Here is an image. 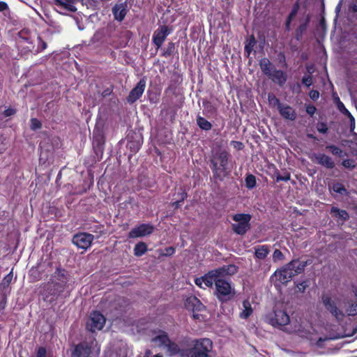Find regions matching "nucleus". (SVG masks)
<instances>
[{
    "instance_id": "f257e3e1",
    "label": "nucleus",
    "mask_w": 357,
    "mask_h": 357,
    "mask_svg": "<svg viewBox=\"0 0 357 357\" xmlns=\"http://www.w3.org/2000/svg\"><path fill=\"white\" fill-rule=\"evenodd\" d=\"M218 271H209L204 275L195 279V283L199 288H213L215 285L213 295L221 303H226L233 298L235 289L231 282L219 275Z\"/></svg>"
},
{
    "instance_id": "f03ea898",
    "label": "nucleus",
    "mask_w": 357,
    "mask_h": 357,
    "mask_svg": "<svg viewBox=\"0 0 357 357\" xmlns=\"http://www.w3.org/2000/svg\"><path fill=\"white\" fill-rule=\"evenodd\" d=\"M70 281V276L67 271L61 267H57L50 281L44 286L42 294L44 300L50 303L58 300L68 288Z\"/></svg>"
},
{
    "instance_id": "7ed1b4c3",
    "label": "nucleus",
    "mask_w": 357,
    "mask_h": 357,
    "mask_svg": "<svg viewBox=\"0 0 357 357\" xmlns=\"http://www.w3.org/2000/svg\"><path fill=\"white\" fill-rule=\"evenodd\" d=\"M229 153L226 150L217 151L211 159V168L215 178L222 181L230 172L228 167Z\"/></svg>"
},
{
    "instance_id": "20e7f679",
    "label": "nucleus",
    "mask_w": 357,
    "mask_h": 357,
    "mask_svg": "<svg viewBox=\"0 0 357 357\" xmlns=\"http://www.w3.org/2000/svg\"><path fill=\"white\" fill-rule=\"evenodd\" d=\"M192 348L186 351L187 357H210L209 354L213 349V342L209 338L195 340Z\"/></svg>"
},
{
    "instance_id": "39448f33",
    "label": "nucleus",
    "mask_w": 357,
    "mask_h": 357,
    "mask_svg": "<svg viewBox=\"0 0 357 357\" xmlns=\"http://www.w3.org/2000/svg\"><path fill=\"white\" fill-rule=\"evenodd\" d=\"M252 215L249 213H236L233 215L232 220L237 222L231 225L232 231L238 235H245L250 229Z\"/></svg>"
},
{
    "instance_id": "423d86ee",
    "label": "nucleus",
    "mask_w": 357,
    "mask_h": 357,
    "mask_svg": "<svg viewBox=\"0 0 357 357\" xmlns=\"http://www.w3.org/2000/svg\"><path fill=\"white\" fill-rule=\"evenodd\" d=\"M185 308L192 312L194 319L204 321L205 316L202 312L206 311L205 305L195 296H189L185 301Z\"/></svg>"
},
{
    "instance_id": "0eeeda50",
    "label": "nucleus",
    "mask_w": 357,
    "mask_h": 357,
    "mask_svg": "<svg viewBox=\"0 0 357 357\" xmlns=\"http://www.w3.org/2000/svg\"><path fill=\"white\" fill-rule=\"evenodd\" d=\"M106 318L99 311L94 310L90 313L86 324V328L91 333L100 331L105 325Z\"/></svg>"
},
{
    "instance_id": "6e6552de",
    "label": "nucleus",
    "mask_w": 357,
    "mask_h": 357,
    "mask_svg": "<svg viewBox=\"0 0 357 357\" xmlns=\"http://www.w3.org/2000/svg\"><path fill=\"white\" fill-rule=\"evenodd\" d=\"M293 277L291 272L289 271L287 266L285 265L275 271L273 275L271 277V280L274 284V286L278 289L280 288L282 285H287Z\"/></svg>"
},
{
    "instance_id": "1a4fd4ad",
    "label": "nucleus",
    "mask_w": 357,
    "mask_h": 357,
    "mask_svg": "<svg viewBox=\"0 0 357 357\" xmlns=\"http://www.w3.org/2000/svg\"><path fill=\"white\" fill-rule=\"evenodd\" d=\"M321 302L327 311H328L338 321L342 320L344 317L343 312L339 309L335 301L327 294L321 295Z\"/></svg>"
},
{
    "instance_id": "9d476101",
    "label": "nucleus",
    "mask_w": 357,
    "mask_h": 357,
    "mask_svg": "<svg viewBox=\"0 0 357 357\" xmlns=\"http://www.w3.org/2000/svg\"><path fill=\"white\" fill-rule=\"evenodd\" d=\"M268 100H273L274 105L277 106L280 114L285 119L294 121L296 119V112L291 106L283 105L280 100L274 95L268 96Z\"/></svg>"
},
{
    "instance_id": "9b49d317",
    "label": "nucleus",
    "mask_w": 357,
    "mask_h": 357,
    "mask_svg": "<svg viewBox=\"0 0 357 357\" xmlns=\"http://www.w3.org/2000/svg\"><path fill=\"white\" fill-rule=\"evenodd\" d=\"M158 342L167 350L170 356L176 355L180 351L178 346L169 338L165 331H158Z\"/></svg>"
},
{
    "instance_id": "f8f14e48",
    "label": "nucleus",
    "mask_w": 357,
    "mask_h": 357,
    "mask_svg": "<svg viewBox=\"0 0 357 357\" xmlns=\"http://www.w3.org/2000/svg\"><path fill=\"white\" fill-rule=\"evenodd\" d=\"M94 240L93 234L86 232H79L75 234L73 237L72 242L78 248L87 250Z\"/></svg>"
},
{
    "instance_id": "ddd939ff",
    "label": "nucleus",
    "mask_w": 357,
    "mask_h": 357,
    "mask_svg": "<svg viewBox=\"0 0 357 357\" xmlns=\"http://www.w3.org/2000/svg\"><path fill=\"white\" fill-rule=\"evenodd\" d=\"M93 345L86 341L74 344L71 349V357H89L92 353Z\"/></svg>"
},
{
    "instance_id": "4468645a",
    "label": "nucleus",
    "mask_w": 357,
    "mask_h": 357,
    "mask_svg": "<svg viewBox=\"0 0 357 357\" xmlns=\"http://www.w3.org/2000/svg\"><path fill=\"white\" fill-rule=\"evenodd\" d=\"M128 11V0H118L112 8L114 19L118 22H122Z\"/></svg>"
},
{
    "instance_id": "2eb2a0df",
    "label": "nucleus",
    "mask_w": 357,
    "mask_h": 357,
    "mask_svg": "<svg viewBox=\"0 0 357 357\" xmlns=\"http://www.w3.org/2000/svg\"><path fill=\"white\" fill-rule=\"evenodd\" d=\"M289 321V316L285 310L275 309L271 314L269 322L273 326H283L287 325Z\"/></svg>"
},
{
    "instance_id": "dca6fc26",
    "label": "nucleus",
    "mask_w": 357,
    "mask_h": 357,
    "mask_svg": "<svg viewBox=\"0 0 357 357\" xmlns=\"http://www.w3.org/2000/svg\"><path fill=\"white\" fill-rule=\"evenodd\" d=\"M154 228L149 224H141L132 228L128 233L129 238L144 237L153 233Z\"/></svg>"
},
{
    "instance_id": "f3484780",
    "label": "nucleus",
    "mask_w": 357,
    "mask_h": 357,
    "mask_svg": "<svg viewBox=\"0 0 357 357\" xmlns=\"http://www.w3.org/2000/svg\"><path fill=\"white\" fill-rule=\"evenodd\" d=\"M146 86V81L140 79L137 85L130 91L128 97V102L132 104L136 102L142 95Z\"/></svg>"
},
{
    "instance_id": "a211bd4d",
    "label": "nucleus",
    "mask_w": 357,
    "mask_h": 357,
    "mask_svg": "<svg viewBox=\"0 0 357 357\" xmlns=\"http://www.w3.org/2000/svg\"><path fill=\"white\" fill-rule=\"evenodd\" d=\"M26 33L23 31H20L18 34L19 38L17 41V45L22 54H26L31 52L33 49L32 43L29 40L28 36H24Z\"/></svg>"
},
{
    "instance_id": "6ab92c4d",
    "label": "nucleus",
    "mask_w": 357,
    "mask_h": 357,
    "mask_svg": "<svg viewBox=\"0 0 357 357\" xmlns=\"http://www.w3.org/2000/svg\"><path fill=\"white\" fill-rule=\"evenodd\" d=\"M311 158L316 163L326 169H333L335 166L333 159L325 153H314Z\"/></svg>"
},
{
    "instance_id": "aec40b11",
    "label": "nucleus",
    "mask_w": 357,
    "mask_h": 357,
    "mask_svg": "<svg viewBox=\"0 0 357 357\" xmlns=\"http://www.w3.org/2000/svg\"><path fill=\"white\" fill-rule=\"evenodd\" d=\"M287 268L291 272L293 276L303 273L307 266L306 261H301L298 259H293L286 264Z\"/></svg>"
},
{
    "instance_id": "412c9836",
    "label": "nucleus",
    "mask_w": 357,
    "mask_h": 357,
    "mask_svg": "<svg viewBox=\"0 0 357 357\" xmlns=\"http://www.w3.org/2000/svg\"><path fill=\"white\" fill-rule=\"evenodd\" d=\"M142 144V138L140 135L135 134V135H128L126 144L127 149L131 152L135 153L141 148Z\"/></svg>"
},
{
    "instance_id": "4be33fe9",
    "label": "nucleus",
    "mask_w": 357,
    "mask_h": 357,
    "mask_svg": "<svg viewBox=\"0 0 357 357\" xmlns=\"http://www.w3.org/2000/svg\"><path fill=\"white\" fill-rule=\"evenodd\" d=\"M173 30L172 26H160V30L158 31V50L161 47L167 36L172 33Z\"/></svg>"
},
{
    "instance_id": "5701e85b",
    "label": "nucleus",
    "mask_w": 357,
    "mask_h": 357,
    "mask_svg": "<svg viewBox=\"0 0 357 357\" xmlns=\"http://www.w3.org/2000/svg\"><path fill=\"white\" fill-rule=\"evenodd\" d=\"M268 77L274 83L278 84L280 86H282L285 84L287 79V75L284 71L277 69H274V70Z\"/></svg>"
},
{
    "instance_id": "b1692460",
    "label": "nucleus",
    "mask_w": 357,
    "mask_h": 357,
    "mask_svg": "<svg viewBox=\"0 0 357 357\" xmlns=\"http://www.w3.org/2000/svg\"><path fill=\"white\" fill-rule=\"evenodd\" d=\"M259 65L262 73L267 77H269L275 69L273 63L266 57L261 59Z\"/></svg>"
},
{
    "instance_id": "393cba45",
    "label": "nucleus",
    "mask_w": 357,
    "mask_h": 357,
    "mask_svg": "<svg viewBox=\"0 0 357 357\" xmlns=\"http://www.w3.org/2000/svg\"><path fill=\"white\" fill-rule=\"evenodd\" d=\"M212 271H218L220 272L219 275L224 278L227 275H231L236 273L238 272V267L234 264H229L213 269Z\"/></svg>"
},
{
    "instance_id": "a878e982",
    "label": "nucleus",
    "mask_w": 357,
    "mask_h": 357,
    "mask_svg": "<svg viewBox=\"0 0 357 357\" xmlns=\"http://www.w3.org/2000/svg\"><path fill=\"white\" fill-rule=\"evenodd\" d=\"M77 0H53V3L55 6L63 8L67 10L75 12L76 10V8L73 6V4Z\"/></svg>"
},
{
    "instance_id": "bb28decb",
    "label": "nucleus",
    "mask_w": 357,
    "mask_h": 357,
    "mask_svg": "<svg viewBox=\"0 0 357 357\" xmlns=\"http://www.w3.org/2000/svg\"><path fill=\"white\" fill-rule=\"evenodd\" d=\"M255 257L258 259H264L269 254V248L267 245H257L254 248Z\"/></svg>"
},
{
    "instance_id": "cd10ccee",
    "label": "nucleus",
    "mask_w": 357,
    "mask_h": 357,
    "mask_svg": "<svg viewBox=\"0 0 357 357\" xmlns=\"http://www.w3.org/2000/svg\"><path fill=\"white\" fill-rule=\"evenodd\" d=\"M105 143V135L102 129L95 127L93 131V144H103Z\"/></svg>"
},
{
    "instance_id": "c85d7f7f",
    "label": "nucleus",
    "mask_w": 357,
    "mask_h": 357,
    "mask_svg": "<svg viewBox=\"0 0 357 357\" xmlns=\"http://www.w3.org/2000/svg\"><path fill=\"white\" fill-rule=\"evenodd\" d=\"M162 51L161 56L165 58H168L175 54H178L175 43L173 42H169L167 47L162 49Z\"/></svg>"
},
{
    "instance_id": "c756f323",
    "label": "nucleus",
    "mask_w": 357,
    "mask_h": 357,
    "mask_svg": "<svg viewBox=\"0 0 357 357\" xmlns=\"http://www.w3.org/2000/svg\"><path fill=\"white\" fill-rule=\"evenodd\" d=\"M243 311L240 313V317L242 319H248L253 312L251 303L248 300H245L243 301Z\"/></svg>"
},
{
    "instance_id": "7c9ffc66",
    "label": "nucleus",
    "mask_w": 357,
    "mask_h": 357,
    "mask_svg": "<svg viewBox=\"0 0 357 357\" xmlns=\"http://www.w3.org/2000/svg\"><path fill=\"white\" fill-rule=\"evenodd\" d=\"M204 114L206 115H215L217 113L215 106L208 100H203Z\"/></svg>"
},
{
    "instance_id": "2f4dec72",
    "label": "nucleus",
    "mask_w": 357,
    "mask_h": 357,
    "mask_svg": "<svg viewBox=\"0 0 357 357\" xmlns=\"http://www.w3.org/2000/svg\"><path fill=\"white\" fill-rule=\"evenodd\" d=\"M257 44V40L255 39V36L251 35L249 38L246 40L244 47V52L247 54V56H249L251 52H252L255 45Z\"/></svg>"
},
{
    "instance_id": "473e14b6",
    "label": "nucleus",
    "mask_w": 357,
    "mask_h": 357,
    "mask_svg": "<svg viewBox=\"0 0 357 357\" xmlns=\"http://www.w3.org/2000/svg\"><path fill=\"white\" fill-rule=\"evenodd\" d=\"M308 24V20L301 23L295 30L294 38L296 40L300 41L303 38V35L306 31Z\"/></svg>"
},
{
    "instance_id": "72a5a7b5",
    "label": "nucleus",
    "mask_w": 357,
    "mask_h": 357,
    "mask_svg": "<svg viewBox=\"0 0 357 357\" xmlns=\"http://www.w3.org/2000/svg\"><path fill=\"white\" fill-rule=\"evenodd\" d=\"M176 190L172 195V199L183 202L188 197L186 190L184 187H180Z\"/></svg>"
},
{
    "instance_id": "f704fd0d",
    "label": "nucleus",
    "mask_w": 357,
    "mask_h": 357,
    "mask_svg": "<svg viewBox=\"0 0 357 357\" xmlns=\"http://www.w3.org/2000/svg\"><path fill=\"white\" fill-rule=\"evenodd\" d=\"M197 126L203 130H210L212 128V124L205 118L197 116L196 119Z\"/></svg>"
},
{
    "instance_id": "c9c22d12",
    "label": "nucleus",
    "mask_w": 357,
    "mask_h": 357,
    "mask_svg": "<svg viewBox=\"0 0 357 357\" xmlns=\"http://www.w3.org/2000/svg\"><path fill=\"white\" fill-rule=\"evenodd\" d=\"M331 213H334V215L337 218L342 219L344 221L348 220L349 219V213L343 209H340L337 207L331 208Z\"/></svg>"
},
{
    "instance_id": "e433bc0d",
    "label": "nucleus",
    "mask_w": 357,
    "mask_h": 357,
    "mask_svg": "<svg viewBox=\"0 0 357 357\" xmlns=\"http://www.w3.org/2000/svg\"><path fill=\"white\" fill-rule=\"evenodd\" d=\"M147 251V245L144 242H139L134 248V255L136 257H141Z\"/></svg>"
},
{
    "instance_id": "4c0bfd02",
    "label": "nucleus",
    "mask_w": 357,
    "mask_h": 357,
    "mask_svg": "<svg viewBox=\"0 0 357 357\" xmlns=\"http://www.w3.org/2000/svg\"><path fill=\"white\" fill-rule=\"evenodd\" d=\"M245 186L248 189H253L257 184L256 177L253 174H249L245 178Z\"/></svg>"
},
{
    "instance_id": "58836bf2",
    "label": "nucleus",
    "mask_w": 357,
    "mask_h": 357,
    "mask_svg": "<svg viewBox=\"0 0 357 357\" xmlns=\"http://www.w3.org/2000/svg\"><path fill=\"white\" fill-rule=\"evenodd\" d=\"M104 146L105 144H93V149L98 160L102 159L104 153Z\"/></svg>"
},
{
    "instance_id": "ea45409f",
    "label": "nucleus",
    "mask_w": 357,
    "mask_h": 357,
    "mask_svg": "<svg viewBox=\"0 0 357 357\" xmlns=\"http://www.w3.org/2000/svg\"><path fill=\"white\" fill-rule=\"evenodd\" d=\"M332 189L335 192H337L340 195H344L347 193V190L344 185L339 182L334 183L332 186Z\"/></svg>"
},
{
    "instance_id": "a19ab883",
    "label": "nucleus",
    "mask_w": 357,
    "mask_h": 357,
    "mask_svg": "<svg viewBox=\"0 0 357 357\" xmlns=\"http://www.w3.org/2000/svg\"><path fill=\"white\" fill-rule=\"evenodd\" d=\"M301 2L300 0H296L295 3L293 4L291 10L288 15V17L294 19L296 15L298 14L300 8H301Z\"/></svg>"
},
{
    "instance_id": "79ce46f5",
    "label": "nucleus",
    "mask_w": 357,
    "mask_h": 357,
    "mask_svg": "<svg viewBox=\"0 0 357 357\" xmlns=\"http://www.w3.org/2000/svg\"><path fill=\"white\" fill-rule=\"evenodd\" d=\"M326 149L328 150L334 155L339 157L342 155V150L334 144L326 146Z\"/></svg>"
},
{
    "instance_id": "37998d69",
    "label": "nucleus",
    "mask_w": 357,
    "mask_h": 357,
    "mask_svg": "<svg viewBox=\"0 0 357 357\" xmlns=\"http://www.w3.org/2000/svg\"><path fill=\"white\" fill-rule=\"evenodd\" d=\"M285 257L284 254L278 249H275L273 253V261L276 263L284 260Z\"/></svg>"
},
{
    "instance_id": "c03bdc74",
    "label": "nucleus",
    "mask_w": 357,
    "mask_h": 357,
    "mask_svg": "<svg viewBox=\"0 0 357 357\" xmlns=\"http://www.w3.org/2000/svg\"><path fill=\"white\" fill-rule=\"evenodd\" d=\"M310 282L308 280H305L301 282H298L296 283V287L298 289V291L299 292L303 293L305 292V289L309 287Z\"/></svg>"
},
{
    "instance_id": "a18cd8bd",
    "label": "nucleus",
    "mask_w": 357,
    "mask_h": 357,
    "mask_svg": "<svg viewBox=\"0 0 357 357\" xmlns=\"http://www.w3.org/2000/svg\"><path fill=\"white\" fill-rule=\"evenodd\" d=\"M175 248L172 246H169L167 248H165L164 250H160V256H165V257H169L173 255L175 253Z\"/></svg>"
},
{
    "instance_id": "49530a36",
    "label": "nucleus",
    "mask_w": 357,
    "mask_h": 357,
    "mask_svg": "<svg viewBox=\"0 0 357 357\" xmlns=\"http://www.w3.org/2000/svg\"><path fill=\"white\" fill-rule=\"evenodd\" d=\"M342 166L345 168L353 169L356 167V164L354 159H345L342 162Z\"/></svg>"
},
{
    "instance_id": "de8ad7c7",
    "label": "nucleus",
    "mask_w": 357,
    "mask_h": 357,
    "mask_svg": "<svg viewBox=\"0 0 357 357\" xmlns=\"http://www.w3.org/2000/svg\"><path fill=\"white\" fill-rule=\"evenodd\" d=\"M47 47V45L45 41L43 40L40 36L38 37V47L36 50V53L43 51Z\"/></svg>"
},
{
    "instance_id": "09e8293b",
    "label": "nucleus",
    "mask_w": 357,
    "mask_h": 357,
    "mask_svg": "<svg viewBox=\"0 0 357 357\" xmlns=\"http://www.w3.org/2000/svg\"><path fill=\"white\" fill-rule=\"evenodd\" d=\"M31 129L33 130H36L42 128L41 122L36 118H32L31 119Z\"/></svg>"
},
{
    "instance_id": "8fccbe9b",
    "label": "nucleus",
    "mask_w": 357,
    "mask_h": 357,
    "mask_svg": "<svg viewBox=\"0 0 357 357\" xmlns=\"http://www.w3.org/2000/svg\"><path fill=\"white\" fill-rule=\"evenodd\" d=\"M336 99L338 100L337 102V107L344 114H350L349 110L345 107L344 103L340 100L339 97H336Z\"/></svg>"
},
{
    "instance_id": "3c124183",
    "label": "nucleus",
    "mask_w": 357,
    "mask_h": 357,
    "mask_svg": "<svg viewBox=\"0 0 357 357\" xmlns=\"http://www.w3.org/2000/svg\"><path fill=\"white\" fill-rule=\"evenodd\" d=\"M301 82L305 86L310 87L312 84V83H313V79H312V75H307L303 76L302 79H301Z\"/></svg>"
},
{
    "instance_id": "603ef678",
    "label": "nucleus",
    "mask_w": 357,
    "mask_h": 357,
    "mask_svg": "<svg viewBox=\"0 0 357 357\" xmlns=\"http://www.w3.org/2000/svg\"><path fill=\"white\" fill-rule=\"evenodd\" d=\"M317 129L319 132L322 133V134L327 133V132L328 130L327 124L325 122H319V123H318L317 126Z\"/></svg>"
},
{
    "instance_id": "864d4df0",
    "label": "nucleus",
    "mask_w": 357,
    "mask_h": 357,
    "mask_svg": "<svg viewBox=\"0 0 357 357\" xmlns=\"http://www.w3.org/2000/svg\"><path fill=\"white\" fill-rule=\"evenodd\" d=\"M291 179V174L289 172H286L284 175H281L279 173L276 175V181H288Z\"/></svg>"
},
{
    "instance_id": "5fc2aeb1",
    "label": "nucleus",
    "mask_w": 357,
    "mask_h": 357,
    "mask_svg": "<svg viewBox=\"0 0 357 357\" xmlns=\"http://www.w3.org/2000/svg\"><path fill=\"white\" fill-rule=\"evenodd\" d=\"M348 314L349 316L357 315V303H351L347 309Z\"/></svg>"
},
{
    "instance_id": "6e6d98bb",
    "label": "nucleus",
    "mask_w": 357,
    "mask_h": 357,
    "mask_svg": "<svg viewBox=\"0 0 357 357\" xmlns=\"http://www.w3.org/2000/svg\"><path fill=\"white\" fill-rule=\"evenodd\" d=\"M13 280V272L10 271L7 274L2 280V285L3 287L8 286Z\"/></svg>"
},
{
    "instance_id": "4d7b16f0",
    "label": "nucleus",
    "mask_w": 357,
    "mask_h": 357,
    "mask_svg": "<svg viewBox=\"0 0 357 357\" xmlns=\"http://www.w3.org/2000/svg\"><path fill=\"white\" fill-rule=\"evenodd\" d=\"M231 145L233 146L234 149H235L237 151H241L244 149L245 146L243 142L239 141H234L232 140L231 142Z\"/></svg>"
},
{
    "instance_id": "13d9d810",
    "label": "nucleus",
    "mask_w": 357,
    "mask_h": 357,
    "mask_svg": "<svg viewBox=\"0 0 357 357\" xmlns=\"http://www.w3.org/2000/svg\"><path fill=\"white\" fill-rule=\"evenodd\" d=\"M305 110H306V112L309 115L312 116L314 114V113L316 112L317 108L313 105H308L306 106Z\"/></svg>"
},
{
    "instance_id": "bf43d9fd",
    "label": "nucleus",
    "mask_w": 357,
    "mask_h": 357,
    "mask_svg": "<svg viewBox=\"0 0 357 357\" xmlns=\"http://www.w3.org/2000/svg\"><path fill=\"white\" fill-rule=\"evenodd\" d=\"M309 96L312 100L316 101L319 98V92L317 90H311L309 93Z\"/></svg>"
},
{
    "instance_id": "052dcab7",
    "label": "nucleus",
    "mask_w": 357,
    "mask_h": 357,
    "mask_svg": "<svg viewBox=\"0 0 357 357\" xmlns=\"http://www.w3.org/2000/svg\"><path fill=\"white\" fill-rule=\"evenodd\" d=\"M16 113V109L13 108H8L3 112V115L5 117H8L14 115Z\"/></svg>"
},
{
    "instance_id": "680f3d73",
    "label": "nucleus",
    "mask_w": 357,
    "mask_h": 357,
    "mask_svg": "<svg viewBox=\"0 0 357 357\" xmlns=\"http://www.w3.org/2000/svg\"><path fill=\"white\" fill-rule=\"evenodd\" d=\"M47 351L43 347H40L36 353V357H46Z\"/></svg>"
},
{
    "instance_id": "e2e57ef3",
    "label": "nucleus",
    "mask_w": 357,
    "mask_h": 357,
    "mask_svg": "<svg viewBox=\"0 0 357 357\" xmlns=\"http://www.w3.org/2000/svg\"><path fill=\"white\" fill-rule=\"evenodd\" d=\"M103 225H96L93 227H91L90 229L95 233H99L100 235L102 234Z\"/></svg>"
},
{
    "instance_id": "0e129e2a",
    "label": "nucleus",
    "mask_w": 357,
    "mask_h": 357,
    "mask_svg": "<svg viewBox=\"0 0 357 357\" xmlns=\"http://www.w3.org/2000/svg\"><path fill=\"white\" fill-rule=\"evenodd\" d=\"M293 20H294L293 18H291L288 16L287 17L285 23H284L285 31H289L291 30V22L293 21Z\"/></svg>"
},
{
    "instance_id": "69168bd1",
    "label": "nucleus",
    "mask_w": 357,
    "mask_h": 357,
    "mask_svg": "<svg viewBox=\"0 0 357 357\" xmlns=\"http://www.w3.org/2000/svg\"><path fill=\"white\" fill-rule=\"evenodd\" d=\"M112 93V89H109V88H107L106 89H105L102 92V96L103 98H105L108 96H109L111 93Z\"/></svg>"
},
{
    "instance_id": "338daca9",
    "label": "nucleus",
    "mask_w": 357,
    "mask_h": 357,
    "mask_svg": "<svg viewBox=\"0 0 357 357\" xmlns=\"http://www.w3.org/2000/svg\"><path fill=\"white\" fill-rule=\"evenodd\" d=\"M181 107H182V102L180 101L178 103L173 105L172 107V109L174 112V113L175 114L177 112V110L179 108H181Z\"/></svg>"
},
{
    "instance_id": "774afa93",
    "label": "nucleus",
    "mask_w": 357,
    "mask_h": 357,
    "mask_svg": "<svg viewBox=\"0 0 357 357\" xmlns=\"http://www.w3.org/2000/svg\"><path fill=\"white\" fill-rule=\"evenodd\" d=\"M8 8V4L4 1H0V12H3Z\"/></svg>"
}]
</instances>
